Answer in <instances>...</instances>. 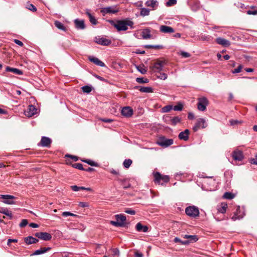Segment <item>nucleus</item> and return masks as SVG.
Masks as SVG:
<instances>
[{
    "mask_svg": "<svg viewBox=\"0 0 257 257\" xmlns=\"http://www.w3.org/2000/svg\"><path fill=\"white\" fill-rule=\"evenodd\" d=\"M207 126L206 120L203 118H198L193 127L194 132H197L200 128H204Z\"/></svg>",
    "mask_w": 257,
    "mask_h": 257,
    "instance_id": "6",
    "label": "nucleus"
},
{
    "mask_svg": "<svg viewBox=\"0 0 257 257\" xmlns=\"http://www.w3.org/2000/svg\"><path fill=\"white\" fill-rule=\"evenodd\" d=\"M180 55L182 56V57H183L184 58H188L191 56L189 53L184 52V51L181 52Z\"/></svg>",
    "mask_w": 257,
    "mask_h": 257,
    "instance_id": "59",
    "label": "nucleus"
},
{
    "mask_svg": "<svg viewBox=\"0 0 257 257\" xmlns=\"http://www.w3.org/2000/svg\"><path fill=\"white\" fill-rule=\"evenodd\" d=\"M75 27L78 29H84L85 28L84 20L76 19L74 20Z\"/></svg>",
    "mask_w": 257,
    "mask_h": 257,
    "instance_id": "22",
    "label": "nucleus"
},
{
    "mask_svg": "<svg viewBox=\"0 0 257 257\" xmlns=\"http://www.w3.org/2000/svg\"><path fill=\"white\" fill-rule=\"evenodd\" d=\"M223 197L225 199H231L234 198V195L232 193L227 192L224 194Z\"/></svg>",
    "mask_w": 257,
    "mask_h": 257,
    "instance_id": "40",
    "label": "nucleus"
},
{
    "mask_svg": "<svg viewBox=\"0 0 257 257\" xmlns=\"http://www.w3.org/2000/svg\"><path fill=\"white\" fill-rule=\"evenodd\" d=\"M81 89L83 92L86 93H89L92 91V87L88 85L82 87Z\"/></svg>",
    "mask_w": 257,
    "mask_h": 257,
    "instance_id": "42",
    "label": "nucleus"
},
{
    "mask_svg": "<svg viewBox=\"0 0 257 257\" xmlns=\"http://www.w3.org/2000/svg\"><path fill=\"white\" fill-rule=\"evenodd\" d=\"M173 109V106L170 105H166L162 108V112L165 113L170 111L171 109Z\"/></svg>",
    "mask_w": 257,
    "mask_h": 257,
    "instance_id": "43",
    "label": "nucleus"
},
{
    "mask_svg": "<svg viewBox=\"0 0 257 257\" xmlns=\"http://www.w3.org/2000/svg\"><path fill=\"white\" fill-rule=\"evenodd\" d=\"M165 63V61H164L158 60L154 64L152 69L155 72H160L162 70L163 67Z\"/></svg>",
    "mask_w": 257,
    "mask_h": 257,
    "instance_id": "8",
    "label": "nucleus"
},
{
    "mask_svg": "<svg viewBox=\"0 0 257 257\" xmlns=\"http://www.w3.org/2000/svg\"><path fill=\"white\" fill-rule=\"evenodd\" d=\"M185 213L190 217L195 218L199 216V211L196 206H189L185 209Z\"/></svg>",
    "mask_w": 257,
    "mask_h": 257,
    "instance_id": "3",
    "label": "nucleus"
},
{
    "mask_svg": "<svg viewBox=\"0 0 257 257\" xmlns=\"http://www.w3.org/2000/svg\"><path fill=\"white\" fill-rule=\"evenodd\" d=\"M88 59L91 62H93L96 65H98L100 67H105V64L101 61H100L99 59L97 58L93 57V56H89L88 57Z\"/></svg>",
    "mask_w": 257,
    "mask_h": 257,
    "instance_id": "17",
    "label": "nucleus"
},
{
    "mask_svg": "<svg viewBox=\"0 0 257 257\" xmlns=\"http://www.w3.org/2000/svg\"><path fill=\"white\" fill-rule=\"evenodd\" d=\"M251 164L257 165V154L255 156V158H251L249 161Z\"/></svg>",
    "mask_w": 257,
    "mask_h": 257,
    "instance_id": "56",
    "label": "nucleus"
},
{
    "mask_svg": "<svg viewBox=\"0 0 257 257\" xmlns=\"http://www.w3.org/2000/svg\"><path fill=\"white\" fill-rule=\"evenodd\" d=\"M86 14L89 17V21L91 22V23L93 25L97 24V21L96 20V19L89 12H87Z\"/></svg>",
    "mask_w": 257,
    "mask_h": 257,
    "instance_id": "37",
    "label": "nucleus"
},
{
    "mask_svg": "<svg viewBox=\"0 0 257 257\" xmlns=\"http://www.w3.org/2000/svg\"><path fill=\"white\" fill-rule=\"evenodd\" d=\"M142 37L145 39H149L151 38L150 31L149 29H146L144 30L142 34Z\"/></svg>",
    "mask_w": 257,
    "mask_h": 257,
    "instance_id": "32",
    "label": "nucleus"
},
{
    "mask_svg": "<svg viewBox=\"0 0 257 257\" xmlns=\"http://www.w3.org/2000/svg\"><path fill=\"white\" fill-rule=\"evenodd\" d=\"M109 22L118 31H126L128 29V26H130L131 29L134 28V22L128 19L123 20H117L116 22L113 20H109Z\"/></svg>",
    "mask_w": 257,
    "mask_h": 257,
    "instance_id": "1",
    "label": "nucleus"
},
{
    "mask_svg": "<svg viewBox=\"0 0 257 257\" xmlns=\"http://www.w3.org/2000/svg\"><path fill=\"white\" fill-rule=\"evenodd\" d=\"M137 82L139 83H145L148 82V79L147 78L144 79V78H137L136 79Z\"/></svg>",
    "mask_w": 257,
    "mask_h": 257,
    "instance_id": "50",
    "label": "nucleus"
},
{
    "mask_svg": "<svg viewBox=\"0 0 257 257\" xmlns=\"http://www.w3.org/2000/svg\"><path fill=\"white\" fill-rule=\"evenodd\" d=\"M37 111V108L34 105H30L27 110L25 111V114L27 116L30 117L36 114Z\"/></svg>",
    "mask_w": 257,
    "mask_h": 257,
    "instance_id": "12",
    "label": "nucleus"
},
{
    "mask_svg": "<svg viewBox=\"0 0 257 257\" xmlns=\"http://www.w3.org/2000/svg\"><path fill=\"white\" fill-rule=\"evenodd\" d=\"M136 229L138 231H142L143 232H147L148 230V227L146 225H143L141 223L139 222L136 225Z\"/></svg>",
    "mask_w": 257,
    "mask_h": 257,
    "instance_id": "26",
    "label": "nucleus"
},
{
    "mask_svg": "<svg viewBox=\"0 0 257 257\" xmlns=\"http://www.w3.org/2000/svg\"><path fill=\"white\" fill-rule=\"evenodd\" d=\"M132 162H133L131 159H125L123 163L124 167L125 168H128L132 165Z\"/></svg>",
    "mask_w": 257,
    "mask_h": 257,
    "instance_id": "41",
    "label": "nucleus"
},
{
    "mask_svg": "<svg viewBox=\"0 0 257 257\" xmlns=\"http://www.w3.org/2000/svg\"><path fill=\"white\" fill-rule=\"evenodd\" d=\"M0 198L4 199L3 202L7 204H15L16 202L13 200L16 198L14 196L11 195L0 194Z\"/></svg>",
    "mask_w": 257,
    "mask_h": 257,
    "instance_id": "7",
    "label": "nucleus"
},
{
    "mask_svg": "<svg viewBox=\"0 0 257 257\" xmlns=\"http://www.w3.org/2000/svg\"><path fill=\"white\" fill-rule=\"evenodd\" d=\"M79 206L81 207H87L89 206V204L88 203L84 202H80L79 203Z\"/></svg>",
    "mask_w": 257,
    "mask_h": 257,
    "instance_id": "60",
    "label": "nucleus"
},
{
    "mask_svg": "<svg viewBox=\"0 0 257 257\" xmlns=\"http://www.w3.org/2000/svg\"><path fill=\"white\" fill-rule=\"evenodd\" d=\"M177 4V0H168L166 4L167 7H170Z\"/></svg>",
    "mask_w": 257,
    "mask_h": 257,
    "instance_id": "51",
    "label": "nucleus"
},
{
    "mask_svg": "<svg viewBox=\"0 0 257 257\" xmlns=\"http://www.w3.org/2000/svg\"><path fill=\"white\" fill-rule=\"evenodd\" d=\"M154 182L155 184L163 185L164 183L168 182L170 178L167 175H162L158 172L154 173Z\"/></svg>",
    "mask_w": 257,
    "mask_h": 257,
    "instance_id": "2",
    "label": "nucleus"
},
{
    "mask_svg": "<svg viewBox=\"0 0 257 257\" xmlns=\"http://www.w3.org/2000/svg\"><path fill=\"white\" fill-rule=\"evenodd\" d=\"M124 212L131 215H135L136 214V211L135 210L128 208L126 209Z\"/></svg>",
    "mask_w": 257,
    "mask_h": 257,
    "instance_id": "58",
    "label": "nucleus"
},
{
    "mask_svg": "<svg viewBox=\"0 0 257 257\" xmlns=\"http://www.w3.org/2000/svg\"><path fill=\"white\" fill-rule=\"evenodd\" d=\"M183 105L181 103H178L177 105H175L173 108L175 111H181L182 110Z\"/></svg>",
    "mask_w": 257,
    "mask_h": 257,
    "instance_id": "46",
    "label": "nucleus"
},
{
    "mask_svg": "<svg viewBox=\"0 0 257 257\" xmlns=\"http://www.w3.org/2000/svg\"><path fill=\"white\" fill-rule=\"evenodd\" d=\"M95 42L99 45H101L103 46H108L109 44H111V41L105 38H100V37H96Z\"/></svg>",
    "mask_w": 257,
    "mask_h": 257,
    "instance_id": "13",
    "label": "nucleus"
},
{
    "mask_svg": "<svg viewBox=\"0 0 257 257\" xmlns=\"http://www.w3.org/2000/svg\"><path fill=\"white\" fill-rule=\"evenodd\" d=\"M160 31L163 33L170 34L174 33V30L171 27L162 25L160 27Z\"/></svg>",
    "mask_w": 257,
    "mask_h": 257,
    "instance_id": "16",
    "label": "nucleus"
},
{
    "mask_svg": "<svg viewBox=\"0 0 257 257\" xmlns=\"http://www.w3.org/2000/svg\"><path fill=\"white\" fill-rule=\"evenodd\" d=\"M115 218L119 223H122L123 227L125 226L126 218L123 214H117L115 215Z\"/></svg>",
    "mask_w": 257,
    "mask_h": 257,
    "instance_id": "28",
    "label": "nucleus"
},
{
    "mask_svg": "<svg viewBox=\"0 0 257 257\" xmlns=\"http://www.w3.org/2000/svg\"><path fill=\"white\" fill-rule=\"evenodd\" d=\"M242 218V215L240 213V207L238 206L236 208V210L234 212L233 215L231 216V218L232 220L235 221L237 219H240Z\"/></svg>",
    "mask_w": 257,
    "mask_h": 257,
    "instance_id": "18",
    "label": "nucleus"
},
{
    "mask_svg": "<svg viewBox=\"0 0 257 257\" xmlns=\"http://www.w3.org/2000/svg\"><path fill=\"white\" fill-rule=\"evenodd\" d=\"M216 42L224 47L229 46L230 44V42L224 38L219 37L216 39Z\"/></svg>",
    "mask_w": 257,
    "mask_h": 257,
    "instance_id": "19",
    "label": "nucleus"
},
{
    "mask_svg": "<svg viewBox=\"0 0 257 257\" xmlns=\"http://www.w3.org/2000/svg\"><path fill=\"white\" fill-rule=\"evenodd\" d=\"M118 12L116 7H108L103 8L101 12L103 14H115Z\"/></svg>",
    "mask_w": 257,
    "mask_h": 257,
    "instance_id": "14",
    "label": "nucleus"
},
{
    "mask_svg": "<svg viewBox=\"0 0 257 257\" xmlns=\"http://www.w3.org/2000/svg\"><path fill=\"white\" fill-rule=\"evenodd\" d=\"M208 104V100L205 97L198 99L197 108L200 111H204Z\"/></svg>",
    "mask_w": 257,
    "mask_h": 257,
    "instance_id": "5",
    "label": "nucleus"
},
{
    "mask_svg": "<svg viewBox=\"0 0 257 257\" xmlns=\"http://www.w3.org/2000/svg\"><path fill=\"white\" fill-rule=\"evenodd\" d=\"M14 42L17 45L22 47L23 46L24 44L21 41L18 40V39H14Z\"/></svg>",
    "mask_w": 257,
    "mask_h": 257,
    "instance_id": "63",
    "label": "nucleus"
},
{
    "mask_svg": "<svg viewBox=\"0 0 257 257\" xmlns=\"http://www.w3.org/2000/svg\"><path fill=\"white\" fill-rule=\"evenodd\" d=\"M65 157H69L72 159L74 161H77L78 160V157L75 156H73L71 155H66Z\"/></svg>",
    "mask_w": 257,
    "mask_h": 257,
    "instance_id": "61",
    "label": "nucleus"
},
{
    "mask_svg": "<svg viewBox=\"0 0 257 257\" xmlns=\"http://www.w3.org/2000/svg\"><path fill=\"white\" fill-rule=\"evenodd\" d=\"M189 131L187 129L183 132H181L178 135L180 140L187 141L189 138Z\"/></svg>",
    "mask_w": 257,
    "mask_h": 257,
    "instance_id": "21",
    "label": "nucleus"
},
{
    "mask_svg": "<svg viewBox=\"0 0 257 257\" xmlns=\"http://www.w3.org/2000/svg\"><path fill=\"white\" fill-rule=\"evenodd\" d=\"M72 167L80 170H84V168H83V165L80 163L73 164H72Z\"/></svg>",
    "mask_w": 257,
    "mask_h": 257,
    "instance_id": "45",
    "label": "nucleus"
},
{
    "mask_svg": "<svg viewBox=\"0 0 257 257\" xmlns=\"http://www.w3.org/2000/svg\"><path fill=\"white\" fill-rule=\"evenodd\" d=\"M157 77L162 80H165L167 78V75L165 73H160Z\"/></svg>",
    "mask_w": 257,
    "mask_h": 257,
    "instance_id": "55",
    "label": "nucleus"
},
{
    "mask_svg": "<svg viewBox=\"0 0 257 257\" xmlns=\"http://www.w3.org/2000/svg\"><path fill=\"white\" fill-rule=\"evenodd\" d=\"M52 143V140L48 137H42L41 141L38 143L39 146L50 148Z\"/></svg>",
    "mask_w": 257,
    "mask_h": 257,
    "instance_id": "10",
    "label": "nucleus"
},
{
    "mask_svg": "<svg viewBox=\"0 0 257 257\" xmlns=\"http://www.w3.org/2000/svg\"><path fill=\"white\" fill-rule=\"evenodd\" d=\"M0 213H2L4 214H5L10 217V218H12V214L11 211H9L8 209L5 208H0Z\"/></svg>",
    "mask_w": 257,
    "mask_h": 257,
    "instance_id": "33",
    "label": "nucleus"
},
{
    "mask_svg": "<svg viewBox=\"0 0 257 257\" xmlns=\"http://www.w3.org/2000/svg\"><path fill=\"white\" fill-rule=\"evenodd\" d=\"M135 257H143V254L139 251H136L135 253Z\"/></svg>",
    "mask_w": 257,
    "mask_h": 257,
    "instance_id": "64",
    "label": "nucleus"
},
{
    "mask_svg": "<svg viewBox=\"0 0 257 257\" xmlns=\"http://www.w3.org/2000/svg\"><path fill=\"white\" fill-rule=\"evenodd\" d=\"M181 121V118L178 116H175L172 118H170L171 124L172 125H175L178 123H179Z\"/></svg>",
    "mask_w": 257,
    "mask_h": 257,
    "instance_id": "35",
    "label": "nucleus"
},
{
    "mask_svg": "<svg viewBox=\"0 0 257 257\" xmlns=\"http://www.w3.org/2000/svg\"><path fill=\"white\" fill-rule=\"evenodd\" d=\"M227 205L225 203H221L220 205L217 206L218 212L221 213H224L226 212Z\"/></svg>",
    "mask_w": 257,
    "mask_h": 257,
    "instance_id": "29",
    "label": "nucleus"
},
{
    "mask_svg": "<svg viewBox=\"0 0 257 257\" xmlns=\"http://www.w3.org/2000/svg\"><path fill=\"white\" fill-rule=\"evenodd\" d=\"M25 242L27 244H31L33 243H36L39 241V239L36 238L32 236H29L25 237L24 239Z\"/></svg>",
    "mask_w": 257,
    "mask_h": 257,
    "instance_id": "23",
    "label": "nucleus"
},
{
    "mask_svg": "<svg viewBox=\"0 0 257 257\" xmlns=\"http://www.w3.org/2000/svg\"><path fill=\"white\" fill-rule=\"evenodd\" d=\"M121 114L125 117H130L133 114V109L129 106L124 107L121 109Z\"/></svg>",
    "mask_w": 257,
    "mask_h": 257,
    "instance_id": "15",
    "label": "nucleus"
},
{
    "mask_svg": "<svg viewBox=\"0 0 257 257\" xmlns=\"http://www.w3.org/2000/svg\"><path fill=\"white\" fill-rule=\"evenodd\" d=\"M150 14V10L148 9H146L145 8H142L141 9L140 15L142 16H147L149 15Z\"/></svg>",
    "mask_w": 257,
    "mask_h": 257,
    "instance_id": "38",
    "label": "nucleus"
},
{
    "mask_svg": "<svg viewBox=\"0 0 257 257\" xmlns=\"http://www.w3.org/2000/svg\"><path fill=\"white\" fill-rule=\"evenodd\" d=\"M174 241L175 242H179V243H180V244H183V245L188 244L190 243V241H185V240L183 241V240H181L178 237H175L174 238Z\"/></svg>",
    "mask_w": 257,
    "mask_h": 257,
    "instance_id": "44",
    "label": "nucleus"
},
{
    "mask_svg": "<svg viewBox=\"0 0 257 257\" xmlns=\"http://www.w3.org/2000/svg\"><path fill=\"white\" fill-rule=\"evenodd\" d=\"M139 90L142 92L151 93L153 92V88L151 87H141Z\"/></svg>",
    "mask_w": 257,
    "mask_h": 257,
    "instance_id": "34",
    "label": "nucleus"
},
{
    "mask_svg": "<svg viewBox=\"0 0 257 257\" xmlns=\"http://www.w3.org/2000/svg\"><path fill=\"white\" fill-rule=\"evenodd\" d=\"M232 157L235 161H241L244 158L243 152L239 150H235L232 153Z\"/></svg>",
    "mask_w": 257,
    "mask_h": 257,
    "instance_id": "11",
    "label": "nucleus"
},
{
    "mask_svg": "<svg viewBox=\"0 0 257 257\" xmlns=\"http://www.w3.org/2000/svg\"><path fill=\"white\" fill-rule=\"evenodd\" d=\"M55 26L59 29L61 30L64 32L67 31V29L64 26V25L60 22L58 21H56L54 22Z\"/></svg>",
    "mask_w": 257,
    "mask_h": 257,
    "instance_id": "31",
    "label": "nucleus"
},
{
    "mask_svg": "<svg viewBox=\"0 0 257 257\" xmlns=\"http://www.w3.org/2000/svg\"><path fill=\"white\" fill-rule=\"evenodd\" d=\"M137 70L142 74H145L147 72V69L144 65H140L137 66Z\"/></svg>",
    "mask_w": 257,
    "mask_h": 257,
    "instance_id": "36",
    "label": "nucleus"
},
{
    "mask_svg": "<svg viewBox=\"0 0 257 257\" xmlns=\"http://www.w3.org/2000/svg\"><path fill=\"white\" fill-rule=\"evenodd\" d=\"M35 235L37 237L45 241L50 240L52 238L51 234L46 232H37L35 233Z\"/></svg>",
    "mask_w": 257,
    "mask_h": 257,
    "instance_id": "9",
    "label": "nucleus"
},
{
    "mask_svg": "<svg viewBox=\"0 0 257 257\" xmlns=\"http://www.w3.org/2000/svg\"><path fill=\"white\" fill-rule=\"evenodd\" d=\"M183 237L184 238L188 239L189 240L186 241H190V243L196 242L198 240V237L196 235H185Z\"/></svg>",
    "mask_w": 257,
    "mask_h": 257,
    "instance_id": "30",
    "label": "nucleus"
},
{
    "mask_svg": "<svg viewBox=\"0 0 257 257\" xmlns=\"http://www.w3.org/2000/svg\"><path fill=\"white\" fill-rule=\"evenodd\" d=\"M145 5L147 7L152 8L153 10H156L158 7L159 3L156 0H148Z\"/></svg>",
    "mask_w": 257,
    "mask_h": 257,
    "instance_id": "20",
    "label": "nucleus"
},
{
    "mask_svg": "<svg viewBox=\"0 0 257 257\" xmlns=\"http://www.w3.org/2000/svg\"><path fill=\"white\" fill-rule=\"evenodd\" d=\"M111 253L113 256H118L119 254V251L117 248L111 249Z\"/></svg>",
    "mask_w": 257,
    "mask_h": 257,
    "instance_id": "52",
    "label": "nucleus"
},
{
    "mask_svg": "<svg viewBox=\"0 0 257 257\" xmlns=\"http://www.w3.org/2000/svg\"><path fill=\"white\" fill-rule=\"evenodd\" d=\"M110 223L116 227H123L122 223H119V221L116 220V221H110Z\"/></svg>",
    "mask_w": 257,
    "mask_h": 257,
    "instance_id": "49",
    "label": "nucleus"
},
{
    "mask_svg": "<svg viewBox=\"0 0 257 257\" xmlns=\"http://www.w3.org/2000/svg\"><path fill=\"white\" fill-rule=\"evenodd\" d=\"M51 248L50 247H41L40 249L36 250L35 251L34 253L32 254V255H39L40 254L44 253L50 250H51Z\"/></svg>",
    "mask_w": 257,
    "mask_h": 257,
    "instance_id": "24",
    "label": "nucleus"
},
{
    "mask_svg": "<svg viewBox=\"0 0 257 257\" xmlns=\"http://www.w3.org/2000/svg\"><path fill=\"white\" fill-rule=\"evenodd\" d=\"M200 40L203 41H210L211 40V37L209 35H201L200 37Z\"/></svg>",
    "mask_w": 257,
    "mask_h": 257,
    "instance_id": "47",
    "label": "nucleus"
},
{
    "mask_svg": "<svg viewBox=\"0 0 257 257\" xmlns=\"http://www.w3.org/2000/svg\"><path fill=\"white\" fill-rule=\"evenodd\" d=\"M174 141L171 139H167L165 137H160L158 139L156 143L159 146L167 148L173 144Z\"/></svg>",
    "mask_w": 257,
    "mask_h": 257,
    "instance_id": "4",
    "label": "nucleus"
},
{
    "mask_svg": "<svg viewBox=\"0 0 257 257\" xmlns=\"http://www.w3.org/2000/svg\"><path fill=\"white\" fill-rule=\"evenodd\" d=\"M6 71L7 72H11L18 75L23 74V72L21 70L15 68L10 67L9 66H7L6 67Z\"/></svg>",
    "mask_w": 257,
    "mask_h": 257,
    "instance_id": "25",
    "label": "nucleus"
},
{
    "mask_svg": "<svg viewBox=\"0 0 257 257\" xmlns=\"http://www.w3.org/2000/svg\"><path fill=\"white\" fill-rule=\"evenodd\" d=\"M28 222L27 219H23L20 224V226L21 227H24L28 224Z\"/></svg>",
    "mask_w": 257,
    "mask_h": 257,
    "instance_id": "57",
    "label": "nucleus"
},
{
    "mask_svg": "<svg viewBox=\"0 0 257 257\" xmlns=\"http://www.w3.org/2000/svg\"><path fill=\"white\" fill-rule=\"evenodd\" d=\"M229 123L231 125H237L238 124H240L242 123V121H238L237 120H234V119H230L229 120Z\"/></svg>",
    "mask_w": 257,
    "mask_h": 257,
    "instance_id": "53",
    "label": "nucleus"
},
{
    "mask_svg": "<svg viewBox=\"0 0 257 257\" xmlns=\"http://www.w3.org/2000/svg\"><path fill=\"white\" fill-rule=\"evenodd\" d=\"M248 15H257V10L254 11L248 10L246 12Z\"/></svg>",
    "mask_w": 257,
    "mask_h": 257,
    "instance_id": "62",
    "label": "nucleus"
},
{
    "mask_svg": "<svg viewBox=\"0 0 257 257\" xmlns=\"http://www.w3.org/2000/svg\"><path fill=\"white\" fill-rule=\"evenodd\" d=\"M27 9L29 10L33 11V12H36L37 11L36 7L33 5V4H28L27 7Z\"/></svg>",
    "mask_w": 257,
    "mask_h": 257,
    "instance_id": "54",
    "label": "nucleus"
},
{
    "mask_svg": "<svg viewBox=\"0 0 257 257\" xmlns=\"http://www.w3.org/2000/svg\"><path fill=\"white\" fill-rule=\"evenodd\" d=\"M116 180L121 184L124 189L130 188L131 186V184L128 182L127 179H120L117 178Z\"/></svg>",
    "mask_w": 257,
    "mask_h": 257,
    "instance_id": "27",
    "label": "nucleus"
},
{
    "mask_svg": "<svg viewBox=\"0 0 257 257\" xmlns=\"http://www.w3.org/2000/svg\"><path fill=\"white\" fill-rule=\"evenodd\" d=\"M242 68V65L240 64L236 69H234V70H232L231 73L233 74L238 73L241 71Z\"/></svg>",
    "mask_w": 257,
    "mask_h": 257,
    "instance_id": "48",
    "label": "nucleus"
},
{
    "mask_svg": "<svg viewBox=\"0 0 257 257\" xmlns=\"http://www.w3.org/2000/svg\"><path fill=\"white\" fill-rule=\"evenodd\" d=\"M81 161L82 162H84L88 164V165H89L91 166H94V167L98 166L97 163L95 162L94 161H92L91 160H82Z\"/></svg>",
    "mask_w": 257,
    "mask_h": 257,
    "instance_id": "39",
    "label": "nucleus"
}]
</instances>
